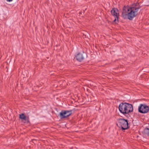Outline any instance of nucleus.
Here are the masks:
<instances>
[{
    "label": "nucleus",
    "mask_w": 149,
    "mask_h": 149,
    "mask_svg": "<svg viewBox=\"0 0 149 149\" xmlns=\"http://www.w3.org/2000/svg\"><path fill=\"white\" fill-rule=\"evenodd\" d=\"M140 8L139 6H134L130 7L129 6H125L123 8L122 15L124 19L128 18L132 20L138 14V11Z\"/></svg>",
    "instance_id": "obj_1"
},
{
    "label": "nucleus",
    "mask_w": 149,
    "mask_h": 149,
    "mask_svg": "<svg viewBox=\"0 0 149 149\" xmlns=\"http://www.w3.org/2000/svg\"><path fill=\"white\" fill-rule=\"evenodd\" d=\"M120 111L125 115L128 114L130 112L133 111L132 105L127 103H121L119 106Z\"/></svg>",
    "instance_id": "obj_2"
},
{
    "label": "nucleus",
    "mask_w": 149,
    "mask_h": 149,
    "mask_svg": "<svg viewBox=\"0 0 149 149\" xmlns=\"http://www.w3.org/2000/svg\"><path fill=\"white\" fill-rule=\"evenodd\" d=\"M117 125L123 130H125L128 127V123L127 120L123 118H119L117 119Z\"/></svg>",
    "instance_id": "obj_3"
},
{
    "label": "nucleus",
    "mask_w": 149,
    "mask_h": 149,
    "mask_svg": "<svg viewBox=\"0 0 149 149\" xmlns=\"http://www.w3.org/2000/svg\"><path fill=\"white\" fill-rule=\"evenodd\" d=\"M149 110V107L145 104H141L138 107L139 112L142 113H148Z\"/></svg>",
    "instance_id": "obj_4"
},
{
    "label": "nucleus",
    "mask_w": 149,
    "mask_h": 149,
    "mask_svg": "<svg viewBox=\"0 0 149 149\" xmlns=\"http://www.w3.org/2000/svg\"><path fill=\"white\" fill-rule=\"evenodd\" d=\"M72 110H62L60 113V116L61 119L67 118L70 116L72 114Z\"/></svg>",
    "instance_id": "obj_5"
},
{
    "label": "nucleus",
    "mask_w": 149,
    "mask_h": 149,
    "mask_svg": "<svg viewBox=\"0 0 149 149\" xmlns=\"http://www.w3.org/2000/svg\"><path fill=\"white\" fill-rule=\"evenodd\" d=\"M111 13L112 15L114 16L115 19L114 20V22H116V21L118 22V17L119 14L118 10L115 8H113L112 10H111Z\"/></svg>",
    "instance_id": "obj_6"
},
{
    "label": "nucleus",
    "mask_w": 149,
    "mask_h": 149,
    "mask_svg": "<svg viewBox=\"0 0 149 149\" xmlns=\"http://www.w3.org/2000/svg\"><path fill=\"white\" fill-rule=\"evenodd\" d=\"M86 56V53L83 52L82 53H79L77 54L76 56V57L77 61L81 62L84 59V57Z\"/></svg>",
    "instance_id": "obj_7"
},
{
    "label": "nucleus",
    "mask_w": 149,
    "mask_h": 149,
    "mask_svg": "<svg viewBox=\"0 0 149 149\" xmlns=\"http://www.w3.org/2000/svg\"><path fill=\"white\" fill-rule=\"evenodd\" d=\"M19 118L21 119L24 120L26 121L27 123H29L30 122L29 117H26L24 113H22L20 114Z\"/></svg>",
    "instance_id": "obj_8"
},
{
    "label": "nucleus",
    "mask_w": 149,
    "mask_h": 149,
    "mask_svg": "<svg viewBox=\"0 0 149 149\" xmlns=\"http://www.w3.org/2000/svg\"><path fill=\"white\" fill-rule=\"evenodd\" d=\"M143 133L144 134L149 136V129L148 128H146L145 129L143 132Z\"/></svg>",
    "instance_id": "obj_9"
},
{
    "label": "nucleus",
    "mask_w": 149,
    "mask_h": 149,
    "mask_svg": "<svg viewBox=\"0 0 149 149\" xmlns=\"http://www.w3.org/2000/svg\"><path fill=\"white\" fill-rule=\"evenodd\" d=\"M7 1L11 2L13 1V0H6Z\"/></svg>",
    "instance_id": "obj_10"
}]
</instances>
